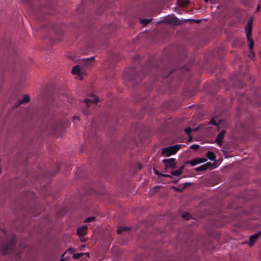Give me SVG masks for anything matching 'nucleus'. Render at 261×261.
<instances>
[{"instance_id":"16","label":"nucleus","mask_w":261,"mask_h":261,"mask_svg":"<svg viewBox=\"0 0 261 261\" xmlns=\"http://www.w3.org/2000/svg\"><path fill=\"white\" fill-rule=\"evenodd\" d=\"M206 157L207 158L212 161H216V155L215 153L211 151H208L206 153Z\"/></svg>"},{"instance_id":"21","label":"nucleus","mask_w":261,"mask_h":261,"mask_svg":"<svg viewBox=\"0 0 261 261\" xmlns=\"http://www.w3.org/2000/svg\"><path fill=\"white\" fill-rule=\"evenodd\" d=\"M150 19H143L141 21V23L144 25H145L150 21Z\"/></svg>"},{"instance_id":"35","label":"nucleus","mask_w":261,"mask_h":261,"mask_svg":"<svg viewBox=\"0 0 261 261\" xmlns=\"http://www.w3.org/2000/svg\"><path fill=\"white\" fill-rule=\"evenodd\" d=\"M138 168L139 169H141L142 168V166L141 164H138Z\"/></svg>"},{"instance_id":"7","label":"nucleus","mask_w":261,"mask_h":261,"mask_svg":"<svg viewBox=\"0 0 261 261\" xmlns=\"http://www.w3.org/2000/svg\"><path fill=\"white\" fill-rule=\"evenodd\" d=\"M94 57H91L88 58H84L80 60L81 63L83 64V66L86 67H89L91 63L94 61Z\"/></svg>"},{"instance_id":"30","label":"nucleus","mask_w":261,"mask_h":261,"mask_svg":"<svg viewBox=\"0 0 261 261\" xmlns=\"http://www.w3.org/2000/svg\"><path fill=\"white\" fill-rule=\"evenodd\" d=\"M85 245H81V246H80L79 247V250H82V249H83L84 248H85Z\"/></svg>"},{"instance_id":"39","label":"nucleus","mask_w":261,"mask_h":261,"mask_svg":"<svg viewBox=\"0 0 261 261\" xmlns=\"http://www.w3.org/2000/svg\"><path fill=\"white\" fill-rule=\"evenodd\" d=\"M60 261H62V259H61Z\"/></svg>"},{"instance_id":"29","label":"nucleus","mask_w":261,"mask_h":261,"mask_svg":"<svg viewBox=\"0 0 261 261\" xmlns=\"http://www.w3.org/2000/svg\"><path fill=\"white\" fill-rule=\"evenodd\" d=\"M184 168H185V166L182 165L180 167V168L178 170L182 172V170L184 169Z\"/></svg>"},{"instance_id":"34","label":"nucleus","mask_w":261,"mask_h":261,"mask_svg":"<svg viewBox=\"0 0 261 261\" xmlns=\"http://www.w3.org/2000/svg\"><path fill=\"white\" fill-rule=\"evenodd\" d=\"M84 253V254H85V255H86V256H87V257H89V254L88 253Z\"/></svg>"},{"instance_id":"8","label":"nucleus","mask_w":261,"mask_h":261,"mask_svg":"<svg viewBox=\"0 0 261 261\" xmlns=\"http://www.w3.org/2000/svg\"><path fill=\"white\" fill-rule=\"evenodd\" d=\"M212 166V164L210 162H207L204 164H203L200 166H198L195 168L196 171H204L207 170L211 167Z\"/></svg>"},{"instance_id":"5","label":"nucleus","mask_w":261,"mask_h":261,"mask_svg":"<svg viewBox=\"0 0 261 261\" xmlns=\"http://www.w3.org/2000/svg\"><path fill=\"white\" fill-rule=\"evenodd\" d=\"M175 160L173 158H170L167 159H164L162 161V162L164 164L165 169H174L175 168V166L176 165Z\"/></svg>"},{"instance_id":"14","label":"nucleus","mask_w":261,"mask_h":261,"mask_svg":"<svg viewBox=\"0 0 261 261\" xmlns=\"http://www.w3.org/2000/svg\"><path fill=\"white\" fill-rule=\"evenodd\" d=\"M181 174V172L178 170L173 171L170 174H162V176L164 177H172L173 176H178Z\"/></svg>"},{"instance_id":"2","label":"nucleus","mask_w":261,"mask_h":261,"mask_svg":"<svg viewBox=\"0 0 261 261\" xmlns=\"http://www.w3.org/2000/svg\"><path fill=\"white\" fill-rule=\"evenodd\" d=\"M181 144L174 145L162 149V154L165 156H169L174 154L181 147Z\"/></svg>"},{"instance_id":"25","label":"nucleus","mask_w":261,"mask_h":261,"mask_svg":"<svg viewBox=\"0 0 261 261\" xmlns=\"http://www.w3.org/2000/svg\"><path fill=\"white\" fill-rule=\"evenodd\" d=\"M198 147H199V145H196V144H193L190 146V148L194 150H197L198 148Z\"/></svg>"},{"instance_id":"3","label":"nucleus","mask_w":261,"mask_h":261,"mask_svg":"<svg viewBox=\"0 0 261 261\" xmlns=\"http://www.w3.org/2000/svg\"><path fill=\"white\" fill-rule=\"evenodd\" d=\"M83 68L81 65H76L72 68L71 73L73 74H76L79 76L80 80L83 79Z\"/></svg>"},{"instance_id":"38","label":"nucleus","mask_w":261,"mask_h":261,"mask_svg":"<svg viewBox=\"0 0 261 261\" xmlns=\"http://www.w3.org/2000/svg\"><path fill=\"white\" fill-rule=\"evenodd\" d=\"M65 253H64L63 254H62V257H63V256L64 255Z\"/></svg>"},{"instance_id":"26","label":"nucleus","mask_w":261,"mask_h":261,"mask_svg":"<svg viewBox=\"0 0 261 261\" xmlns=\"http://www.w3.org/2000/svg\"><path fill=\"white\" fill-rule=\"evenodd\" d=\"M184 131L186 134H189L191 132V128L190 127L186 128Z\"/></svg>"},{"instance_id":"1","label":"nucleus","mask_w":261,"mask_h":261,"mask_svg":"<svg viewBox=\"0 0 261 261\" xmlns=\"http://www.w3.org/2000/svg\"><path fill=\"white\" fill-rule=\"evenodd\" d=\"M1 238L2 237H6V232L4 230L0 231ZM10 242L8 243H4V240L0 239V251L3 254H7L10 252V250L14 247L15 242L14 236H10L9 238Z\"/></svg>"},{"instance_id":"15","label":"nucleus","mask_w":261,"mask_h":261,"mask_svg":"<svg viewBox=\"0 0 261 261\" xmlns=\"http://www.w3.org/2000/svg\"><path fill=\"white\" fill-rule=\"evenodd\" d=\"M91 96H92L93 97V98H92V99L86 98L84 99V102L86 103L87 106H88L89 105V103H96L98 101L97 99L96 98H94V95L91 94Z\"/></svg>"},{"instance_id":"36","label":"nucleus","mask_w":261,"mask_h":261,"mask_svg":"<svg viewBox=\"0 0 261 261\" xmlns=\"http://www.w3.org/2000/svg\"><path fill=\"white\" fill-rule=\"evenodd\" d=\"M259 8H260V6L258 5V6L257 7V10H258Z\"/></svg>"},{"instance_id":"31","label":"nucleus","mask_w":261,"mask_h":261,"mask_svg":"<svg viewBox=\"0 0 261 261\" xmlns=\"http://www.w3.org/2000/svg\"><path fill=\"white\" fill-rule=\"evenodd\" d=\"M73 119L74 120H75V119H76V120H79V117L78 116H73Z\"/></svg>"},{"instance_id":"33","label":"nucleus","mask_w":261,"mask_h":261,"mask_svg":"<svg viewBox=\"0 0 261 261\" xmlns=\"http://www.w3.org/2000/svg\"><path fill=\"white\" fill-rule=\"evenodd\" d=\"M250 57H252V58L254 57V53H253V52H252V53H251V56H250Z\"/></svg>"},{"instance_id":"17","label":"nucleus","mask_w":261,"mask_h":261,"mask_svg":"<svg viewBox=\"0 0 261 261\" xmlns=\"http://www.w3.org/2000/svg\"><path fill=\"white\" fill-rule=\"evenodd\" d=\"M247 41L248 42V46L250 50H252L254 45V42L251 39L250 37H247Z\"/></svg>"},{"instance_id":"18","label":"nucleus","mask_w":261,"mask_h":261,"mask_svg":"<svg viewBox=\"0 0 261 261\" xmlns=\"http://www.w3.org/2000/svg\"><path fill=\"white\" fill-rule=\"evenodd\" d=\"M190 2L188 0H180L178 2V5L179 7H184L189 4Z\"/></svg>"},{"instance_id":"19","label":"nucleus","mask_w":261,"mask_h":261,"mask_svg":"<svg viewBox=\"0 0 261 261\" xmlns=\"http://www.w3.org/2000/svg\"><path fill=\"white\" fill-rule=\"evenodd\" d=\"M127 229L126 227H123V226H120L118 228L117 231L118 233H121L123 231H126Z\"/></svg>"},{"instance_id":"11","label":"nucleus","mask_w":261,"mask_h":261,"mask_svg":"<svg viewBox=\"0 0 261 261\" xmlns=\"http://www.w3.org/2000/svg\"><path fill=\"white\" fill-rule=\"evenodd\" d=\"M252 23V20H249L245 27V31L246 32V37H250Z\"/></svg>"},{"instance_id":"4","label":"nucleus","mask_w":261,"mask_h":261,"mask_svg":"<svg viewBox=\"0 0 261 261\" xmlns=\"http://www.w3.org/2000/svg\"><path fill=\"white\" fill-rule=\"evenodd\" d=\"M179 21V20L174 15L167 17L165 18L163 21H161V22L173 25L179 24L180 23ZM159 22H161V21H159Z\"/></svg>"},{"instance_id":"13","label":"nucleus","mask_w":261,"mask_h":261,"mask_svg":"<svg viewBox=\"0 0 261 261\" xmlns=\"http://www.w3.org/2000/svg\"><path fill=\"white\" fill-rule=\"evenodd\" d=\"M87 226L80 227L77 230V234L79 236H84L86 234Z\"/></svg>"},{"instance_id":"6","label":"nucleus","mask_w":261,"mask_h":261,"mask_svg":"<svg viewBox=\"0 0 261 261\" xmlns=\"http://www.w3.org/2000/svg\"><path fill=\"white\" fill-rule=\"evenodd\" d=\"M206 161L205 158H195L188 162L191 166H194L198 164L202 163Z\"/></svg>"},{"instance_id":"12","label":"nucleus","mask_w":261,"mask_h":261,"mask_svg":"<svg viewBox=\"0 0 261 261\" xmlns=\"http://www.w3.org/2000/svg\"><path fill=\"white\" fill-rule=\"evenodd\" d=\"M30 101V96L25 94L23 96V98L18 100L17 102L16 103V107H18L22 103L28 102Z\"/></svg>"},{"instance_id":"32","label":"nucleus","mask_w":261,"mask_h":261,"mask_svg":"<svg viewBox=\"0 0 261 261\" xmlns=\"http://www.w3.org/2000/svg\"><path fill=\"white\" fill-rule=\"evenodd\" d=\"M154 172L155 174L159 175V172L156 170L154 169Z\"/></svg>"},{"instance_id":"9","label":"nucleus","mask_w":261,"mask_h":261,"mask_svg":"<svg viewBox=\"0 0 261 261\" xmlns=\"http://www.w3.org/2000/svg\"><path fill=\"white\" fill-rule=\"evenodd\" d=\"M224 134L225 131L224 130H222L220 133L218 134L215 139V142L220 146H221L222 145V140L223 139Z\"/></svg>"},{"instance_id":"28","label":"nucleus","mask_w":261,"mask_h":261,"mask_svg":"<svg viewBox=\"0 0 261 261\" xmlns=\"http://www.w3.org/2000/svg\"><path fill=\"white\" fill-rule=\"evenodd\" d=\"M67 252H69L70 253H73L75 252L74 249L73 248H69L67 250Z\"/></svg>"},{"instance_id":"20","label":"nucleus","mask_w":261,"mask_h":261,"mask_svg":"<svg viewBox=\"0 0 261 261\" xmlns=\"http://www.w3.org/2000/svg\"><path fill=\"white\" fill-rule=\"evenodd\" d=\"M84 254V253H78L76 254H73L72 255V258L75 259H78L80 258L82 255H83Z\"/></svg>"},{"instance_id":"10","label":"nucleus","mask_w":261,"mask_h":261,"mask_svg":"<svg viewBox=\"0 0 261 261\" xmlns=\"http://www.w3.org/2000/svg\"><path fill=\"white\" fill-rule=\"evenodd\" d=\"M260 234L261 230L253 235H251L249 239V245L250 246H252Z\"/></svg>"},{"instance_id":"23","label":"nucleus","mask_w":261,"mask_h":261,"mask_svg":"<svg viewBox=\"0 0 261 261\" xmlns=\"http://www.w3.org/2000/svg\"><path fill=\"white\" fill-rule=\"evenodd\" d=\"M185 21H193L196 23H199L201 21V19H186L185 20Z\"/></svg>"},{"instance_id":"24","label":"nucleus","mask_w":261,"mask_h":261,"mask_svg":"<svg viewBox=\"0 0 261 261\" xmlns=\"http://www.w3.org/2000/svg\"><path fill=\"white\" fill-rule=\"evenodd\" d=\"M210 123L213 125H215V126H218L219 124L218 123H217L215 120H214V118H212L210 120Z\"/></svg>"},{"instance_id":"37","label":"nucleus","mask_w":261,"mask_h":261,"mask_svg":"<svg viewBox=\"0 0 261 261\" xmlns=\"http://www.w3.org/2000/svg\"><path fill=\"white\" fill-rule=\"evenodd\" d=\"M157 187H154V188H153V190H154V189H156ZM152 190H153V189H152V190H151V191H152Z\"/></svg>"},{"instance_id":"27","label":"nucleus","mask_w":261,"mask_h":261,"mask_svg":"<svg viewBox=\"0 0 261 261\" xmlns=\"http://www.w3.org/2000/svg\"><path fill=\"white\" fill-rule=\"evenodd\" d=\"M182 217L187 220L189 219V215L188 214H184L182 215Z\"/></svg>"},{"instance_id":"22","label":"nucleus","mask_w":261,"mask_h":261,"mask_svg":"<svg viewBox=\"0 0 261 261\" xmlns=\"http://www.w3.org/2000/svg\"><path fill=\"white\" fill-rule=\"evenodd\" d=\"M94 219H95V218L94 217H88L85 219V222L88 223L94 220Z\"/></svg>"}]
</instances>
